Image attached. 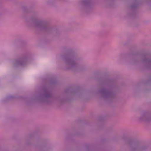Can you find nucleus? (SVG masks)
Wrapping results in <instances>:
<instances>
[{"label": "nucleus", "instance_id": "3", "mask_svg": "<svg viewBox=\"0 0 151 151\" xmlns=\"http://www.w3.org/2000/svg\"><path fill=\"white\" fill-rule=\"evenodd\" d=\"M98 93L105 100L111 99L113 98L114 95V93L110 89H106L104 88H101L99 90Z\"/></svg>", "mask_w": 151, "mask_h": 151}, {"label": "nucleus", "instance_id": "14", "mask_svg": "<svg viewBox=\"0 0 151 151\" xmlns=\"http://www.w3.org/2000/svg\"><path fill=\"white\" fill-rule=\"evenodd\" d=\"M137 61L135 60H132L130 61V63L131 64H135Z\"/></svg>", "mask_w": 151, "mask_h": 151}, {"label": "nucleus", "instance_id": "13", "mask_svg": "<svg viewBox=\"0 0 151 151\" xmlns=\"http://www.w3.org/2000/svg\"><path fill=\"white\" fill-rule=\"evenodd\" d=\"M137 7V5L136 4H133L131 6V8L133 9Z\"/></svg>", "mask_w": 151, "mask_h": 151}, {"label": "nucleus", "instance_id": "6", "mask_svg": "<svg viewBox=\"0 0 151 151\" xmlns=\"http://www.w3.org/2000/svg\"><path fill=\"white\" fill-rule=\"evenodd\" d=\"M138 121L148 123L151 122V114L147 112L142 114L141 116L138 118Z\"/></svg>", "mask_w": 151, "mask_h": 151}, {"label": "nucleus", "instance_id": "7", "mask_svg": "<svg viewBox=\"0 0 151 151\" xmlns=\"http://www.w3.org/2000/svg\"><path fill=\"white\" fill-rule=\"evenodd\" d=\"M90 0H83L82 1V10L87 12L89 10L90 5Z\"/></svg>", "mask_w": 151, "mask_h": 151}, {"label": "nucleus", "instance_id": "15", "mask_svg": "<svg viewBox=\"0 0 151 151\" xmlns=\"http://www.w3.org/2000/svg\"><path fill=\"white\" fill-rule=\"evenodd\" d=\"M124 55H121L120 56V58H122L123 57H124Z\"/></svg>", "mask_w": 151, "mask_h": 151}, {"label": "nucleus", "instance_id": "10", "mask_svg": "<svg viewBox=\"0 0 151 151\" xmlns=\"http://www.w3.org/2000/svg\"><path fill=\"white\" fill-rule=\"evenodd\" d=\"M33 136L32 135H30L27 139L26 141V144L27 145H29L32 144V140L33 138Z\"/></svg>", "mask_w": 151, "mask_h": 151}, {"label": "nucleus", "instance_id": "12", "mask_svg": "<svg viewBox=\"0 0 151 151\" xmlns=\"http://www.w3.org/2000/svg\"><path fill=\"white\" fill-rule=\"evenodd\" d=\"M54 101L61 103L64 101V100L60 97H56L53 98Z\"/></svg>", "mask_w": 151, "mask_h": 151}, {"label": "nucleus", "instance_id": "4", "mask_svg": "<svg viewBox=\"0 0 151 151\" xmlns=\"http://www.w3.org/2000/svg\"><path fill=\"white\" fill-rule=\"evenodd\" d=\"M27 58V55H24L14 60L13 63L14 66L16 67H22L26 64Z\"/></svg>", "mask_w": 151, "mask_h": 151}, {"label": "nucleus", "instance_id": "5", "mask_svg": "<svg viewBox=\"0 0 151 151\" xmlns=\"http://www.w3.org/2000/svg\"><path fill=\"white\" fill-rule=\"evenodd\" d=\"M44 93L40 96V99L42 101L46 103H50L52 97V93L50 92L49 90L46 88L43 89Z\"/></svg>", "mask_w": 151, "mask_h": 151}, {"label": "nucleus", "instance_id": "16", "mask_svg": "<svg viewBox=\"0 0 151 151\" xmlns=\"http://www.w3.org/2000/svg\"><path fill=\"white\" fill-rule=\"evenodd\" d=\"M11 97V96H10V98Z\"/></svg>", "mask_w": 151, "mask_h": 151}, {"label": "nucleus", "instance_id": "1", "mask_svg": "<svg viewBox=\"0 0 151 151\" xmlns=\"http://www.w3.org/2000/svg\"><path fill=\"white\" fill-rule=\"evenodd\" d=\"M63 59L66 63V68L68 69H73L78 67L81 60L80 58L71 55L64 56Z\"/></svg>", "mask_w": 151, "mask_h": 151}, {"label": "nucleus", "instance_id": "8", "mask_svg": "<svg viewBox=\"0 0 151 151\" xmlns=\"http://www.w3.org/2000/svg\"><path fill=\"white\" fill-rule=\"evenodd\" d=\"M141 62L148 67H151V58H148L144 56L142 58Z\"/></svg>", "mask_w": 151, "mask_h": 151}, {"label": "nucleus", "instance_id": "11", "mask_svg": "<svg viewBox=\"0 0 151 151\" xmlns=\"http://www.w3.org/2000/svg\"><path fill=\"white\" fill-rule=\"evenodd\" d=\"M113 80L111 79H106L103 80V84L104 86H106L107 84L109 83L112 82Z\"/></svg>", "mask_w": 151, "mask_h": 151}, {"label": "nucleus", "instance_id": "2", "mask_svg": "<svg viewBox=\"0 0 151 151\" xmlns=\"http://www.w3.org/2000/svg\"><path fill=\"white\" fill-rule=\"evenodd\" d=\"M33 26L35 29L40 30H51L47 22L42 19H40L37 16H33L31 18Z\"/></svg>", "mask_w": 151, "mask_h": 151}, {"label": "nucleus", "instance_id": "9", "mask_svg": "<svg viewBox=\"0 0 151 151\" xmlns=\"http://www.w3.org/2000/svg\"><path fill=\"white\" fill-rule=\"evenodd\" d=\"M146 147L145 146H139L138 145L135 146L132 148V151H143Z\"/></svg>", "mask_w": 151, "mask_h": 151}]
</instances>
